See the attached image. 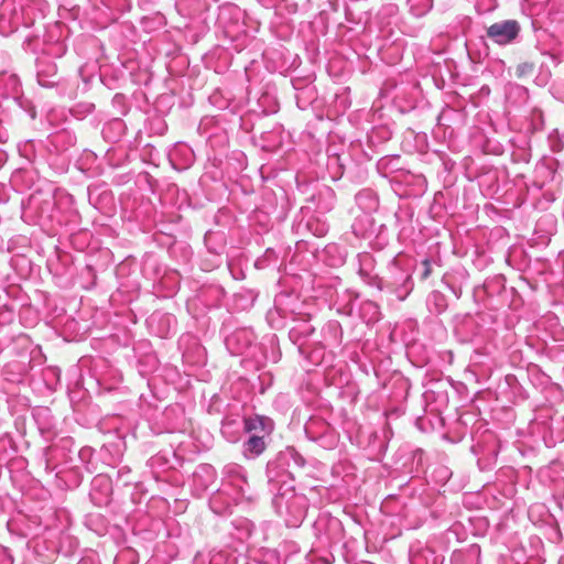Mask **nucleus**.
Here are the masks:
<instances>
[{"instance_id": "obj_21", "label": "nucleus", "mask_w": 564, "mask_h": 564, "mask_svg": "<svg viewBox=\"0 0 564 564\" xmlns=\"http://www.w3.org/2000/svg\"><path fill=\"white\" fill-rule=\"evenodd\" d=\"M118 481L122 480L123 485H128L130 480L128 479V476L130 474V469L127 467H123L118 470Z\"/></svg>"}, {"instance_id": "obj_24", "label": "nucleus", "mask_w": 564, "mask_h": 564, "mask_svg": "<svg viewBox=\"0 0 564 564\" xmlns=\"http://www.w3.org/2000/svg\"><path fill=\"white\" fill-rule=\"evenodd\" d=\"M449 289L452 290V292L455 294V296H456L457 299H459V297H460V295H462V289H459V288H458V289H456V288H454V286H452V285H449Z\"/></svg>"}, {"instance_id": "obj_11", "label": "nucleus", "mask_w": 564, "mask_h": 564, "mask_svg": "<svg viewBox=\"0 0 564 564\" xmlns=\"http://www.w3.org/2000/svg\"><path fill=\"white\" fill-rule=\"evenodd\" d=\"M294 322L295 325L289 330V338L301 349L307 338L315 332V327L304 317L295 319Z\"/></svg>"}, {"instance_id": "obj_13", "label": "nucleus", "mask_w": 564, "mask_h": 564, "mask_svg": "<svg viewBox=\"0 0 564 564\" xmlns=\"http://www.w3.org/2000/svg\"><path fill=\"white\" fill-rule=\"evenodd\" d=\"M292 85L294 89L299 90L300 93L296 95L297 105L301 108H304L306 105H308L312 100L315 99V88L313 86H302V79H293Z\"/></svg>"}, {"instance_id": "obj_14", "label": "nucleus", "mask_w": 564, "mask_h": 564, "mask_svg": "<svg viewBox=\"0 0 564 564\" xmlns=\"http://www.w3.org/2000/svg\"><path fill=\"white\" fill-rule=\"evenodd\" d=\"M427 306L431 313L440 315L447 308L446 296L440 291H433L427 297Z\"/></svg>"}, {"instance_id": "obj_20", "label": "nucleus", "mask_w": 564, "mask_h": 564, "mask_svg": "<svg viewBox=\"0 0 564 564\" xmlns=\"http://www.w3.org/2000/svg\"><path fill=\"white\" fill-rule=\"evenodd\" d=\"M419 276L422 281L427 280L432 274V261L430 259H424L419 268Z\"/></svg>"}, {"instance_id": "obj_5", "label": "nucleus", "mask_w": 564, "mask_h": 564, "mask_svg": "<svg viewBox=\"0 0 564 564\" xmlns=\"http://www.w3.org/2000/svg\"><path fill=\"white\" fill-rule=\"evenodd\" d=\"M520 33V23L512 19L495 22L486 29V36L500 46L517 43Z\"/></svg>"}, {"instance_id": "obj_22", "label": "nucleus", "mask_w": 564, "mask_h": 564, "mask_svg": "<svg viewBox=\"0 0 564 564\" xmlns=\"http://www.w3.org/2000/svg\"><path fill=\"white\" fill-rule=\"evenodd\" d=\"M97 485L104 486V487L108 488L110 486V482H109V480L107 478H104V477L99 476V477H96L94 479V486H97Z\"/></svg>"}, {"instance_id": "obj_6", "label": "nucleus", "mask_w": 564, "mask_h": 564, "mask_svg": "<svg viewBox=\"0 0 564 564\" xmlns=\"http://www.w3.org/2000/svg\"><path fill=\"white\" fill-rule=\"evenodd\" d=\"M36 78L37 83L45 88H52L59 84L61 77L57 73L56 64L48 57L36 58Z\"/></svg>"}, {"instance_id": "obj_7", "label": "nucleus", "mask_w": 564, "mask_h": 564, "mask_svg": "<svg viewBox=\"0 0 564 564\" xmlns=\"http://www.w3.org/2000/svg\"><path fill=\"white\" fill-rule=\"evenodd\" d=\"M245 419V434L259 435L263 438L271 440V434L274 431V422L271 417L260 414L243 416Z\"/></svg>"}, {"instance_id": "obj_8", "label": "nucleus", "mask_w": 564, "mask_h": 564, "mask_svg": "<svg viewBox=\"0 0 564 564\" xmlns=\"http://www.w3.org/2000/svg\"><path fill=\"white\" fill-rule=\"evenodd\" d=\"M306 436L323 447H332L334 440H326L329 425L322 419H312L305 424Z\"/></svg>"}, {"instance_id": "obj_2", "label": "nucleus", "mask_w": 564, "mask_h": 564, "mask_svg": "<svg viewBox=\"0 0 564 564\" xmlns=\"http://www.w3.org/2000/svg\"><path fill=\"white\" fill-rule=\"evenodd\" d=\"M272 495V506L275 512L284 519L286 527H300L308 509L306 496L295 492L294 486H288Z\"/></svg>"}, {"instance_id": "obj_26", "label": "nucleus", "mask_w": 564, "mask_h": 564, "mask_svg": "<svg viewBox=\"0 0 564 564\" xmlns=\"http://www.w3.org/2000/svg\"><path fill=\"white\" fill-rule=\"evenodd\" d=\"M95 106L93 104H88L86 106V111L91 112L94 110Z\"/></svg>"}, {"instance_id": "obj_15", "label": "nucleus", "mask_w": 564, "mask_h": 564, "mask_svg": "<svg viewBox=\"0 0 564 564\" xmlns=\"http://www.w3.org/2000/svg\"><path fill=\"white\" fill-rule=\"evenodd\" d=\"M323 333L325 338L330 337L335 344L341 341L343 329L337 321L328 322L323 328Z\"/></svg>"}, {"instance_id": "obj_19", "label": "nucleus", "mask_w": 564, "mask_h": 564, "mask_svg": "<svg viewBox=\"0 0 564 564\" xmlns=\"http://www.w3.org/2000/svg\"><path fill=\"white\" fill-rule=\"evenodd\" d=\"M72 445V437H63L58 443L53 444L47 448L48 454L56 456L59 449H68Z\"/></svg>"}, {"instance_id": "obj_10", "label": "nucleus", "mask_w": 564, "mask_h": 564, "mask_svg": "<svg viewBox=\"0 0 564 564\" xmlns=\"http://www.w3.org/2000/svg\"><path fill=\"white\" fill-rule=\"evenodd\" d=\"M221 434L230 443H237L245 433V419L226 416L221 422Z\"/></svg>"}, {"instance_id": "obj_23", "label": "nucleus", "mask_w": 564, "mask_h": 564, "mask_svg": "<svg viewBox=\"0 0 564 564\" xmlns=\"http://www.w3.org/2000/svg\"><path fill=\"white\" fill-rule=\"evenodd\" d=\"M9 140V134L6 129L0 127V143H7Z\"/></svg>"}, {"instance_id": "obj_17", "label": "nucleus", "mask_w": 564, "mask_h": 564, "mask_svg": "<svg viewBox=\"0 0 564 564\" xmlns=\"http://www.w3.org/2000/svg\"><path fill=\"white\" fill-rule=\"evenodd\" d=\"M535 69V64L533 62H522L516 67V76L518 78H525L533 74Z\"/></svg>"}, {"instance_id": "obj_12", "label": "nucleus", "mask_w": 564, "mask_h": 564, "mask_svg": "<svg viewBox=\"0 0 564 564\" xmlns=\"http://www.w3.org/2000/svg\"><path fill=\"white\" fill-rule=\"evenodd\" d=\"M227 494L228 492L226 491V486H223L221 490H218L217 492L212 495L208 503L210 510L218 516H225L230 513L231 500L225 497Z\"/></svg>"}, {"instance_id": "obj_9", "label": "nucleus", "mask_w": 564, "mask_h": 564, "mask_svg": "<svg viewBox=\"0 0 564 564\" xmlns=\"http://www.w3.org/2000/svg\"><path fill=\"white\" fill-rule=\"evenodd\" d=\"M271 440L263 438L259 435H247V440L242 443V455L247 459H257L268 448Z\"/></svg>"}, {"instance_id": "obj_4", "label": "nucleus", "mask_w": 564, "mask_h": 564, "mask_svg": "<svg viewBox=\"0 0 564 564\" xmlns=\"http://www.w3.org/2000/svg\"><path fill=\"white\" fill-rule=\"evenodd\" d=\"M226 475L227 482L224 484V486H226L227 492L231 491L234 495L232 500L236 503L242 500H253V491L247 480V475L242 467L238 465L228 466Z\"/></svg>"}, {"instance_id": "obj_16", "label": "nucleus", "mask_w": 564, "mask_h": 564, "mask_svg": "<svg viewBox=\"0 0 564 564\" xmlns=\"http://www.w3.org/2000/svg\"><path fill=\"white\" fill-rule=\"evenodd\" d=\"M551 434H555V442L564 441V416H561L554 421H552L550 425Z\"/></svg>"}, {"instance_id": "obj_18", "label": "nucleus", "mask_w": 564, "mask_h": 564, "mask_svg": "<svg viewBox=\"0 0 564 564\" xmlns=\"http://www.w3.org/2000/svg\"><path fill=\"white\" fill-rule=\"evenodd\" d=\"M240 339L245 340V346L247 347L251 344V334L246 330H238L227 338V346L230 348L234 343H238Z\"/></svg>"}, {"instance_id": "obj_1", "label": "nucleus", "mask_w": 564, "mask_h": 564, "mask_svg": "<svg viewBox=\"0 0 564 564\" xmlns=\"http://www.w3.org/2000/svg\"><path fill=\"white\" fill-rule=\"evenodd\" d=\"M306 466L305 457L293 446L278 452L265 466V477L271 494L294 486V473Z\"/></svg>"}, {"instance_id": "obj_3", "label": "nucleus", "mask_w": 564, "mask_h": 564, "mask_svg": "<svg viewBox=\"0 0 564 564\" xmlns=\"http://www.w3.org/2000/svg\"><path fill=\"white\" fill-rule=\"evenodd\" d=\"M389 273L388 278L379 279L378 288L380 290H389L401 301L405 300L413 289L411 274L398 267L395 261H392L389 265Z\"/></svg>"}, {"instance_id": "obj_25", "label": "nucleus", "mask_w": 564, "mask_h": 564, "mask_svg": "<svg viewBox=\"0 0 564 564\" xmlns=\"http://www.w3.org/2000/svg\"><path fill=\"white\" fill-rule=\"evenodd\" d=\"M88 453H89V449H84V448H83V449H80V451H79V453H78V454H79V456L83 458V457H84V455H86V454H88Z\"/></svg>"}, {"instance_id": "obj_27", "label": "nucleus", "mask_w": 564, "mask_h": 564, "mask_svg": "<svg viewBox=\"0 0 564 564\" xmlns=\"http://www.w3.org/2000/svg\"><path fill=\"white\" fill-rule=\"evenodd\" d=\"M242 352V347L241 348H238L235 354H241Z\"/></svg>"}]
</instances>
